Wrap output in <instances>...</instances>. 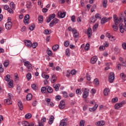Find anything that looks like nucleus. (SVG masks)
<instances>
[{"label": "nucleus", "instance_id": "nucleus-1", "mask_svg": "<svg viewBox=\"0 0 126 126\" xmlns=\"http://www.w3.org/2000/svg\"><path fill=\"white\" fill-rule=\"evenodd\" d=\"M82 91H83V98L86 99L89 95V90L87 88H82Z\"/></svg>", "mask_w": 126, "mask_h": 126}, {"label": "nucleus", "instance_id": "nucleus-2", "mask_svg": "<svg viewBox=\"0 0 126 126\" xmlns=\"http://www.w3.org/2000/svg\"><path fill=\"white\" fill-rule=\"evenodd\" d=\"M108 80L110 83L114 82L115 80V74L114 72H110L108 77Z\"/></svg>", "mask_w": 126, "mask_h": 126}, {"label": "nucleus", "instance_id": "nucleus-3", "mask_svg": "<svg viewBox=\"0 0 126 126\" xmlns=\"http://www.w3.org/2000/svg\"><path fill=\"white\" fill-rule=\"evenodd\" d=\"M59 21H60V20H59L58 19H54L49 24L50 27H54V26H55L56 24H58V23H59Z\"/></svg>", "mask_w": 126, "mask_h": 126}, {"label": "nucleus", "instance_id": "nucleus-4", "mask_svg": "<svg viewBox=\"0 0 126 126\" xmlns=\"http://www.w3.org/2000/svg\"><path fill=\"white\" fill-rule=\"evenodd\" d=\"M113 19H114V22L115 25L118 26V25H119V24L120 23V21H122V20H123V19H122L121 20H119L118 19V17L117 16V15H113Z\"/></svg>", "mask_w": 126, "mask_h": 126}, {"label": "nucleus", "instance_id": "nucleus-5", "mask_svg": "<svg viewBox=\"0 0 126 126\" xmlns=\"http://www.w3.org/2000/svg\"><path fill=\"white\" fill-rule=\"evenodd\" d=\"M55 17H56V14L55 13H53L51 15H49L46 22L47 23H50V22H51V20H52V19H54Z\"/></svg>", "mask_w": 126, "mask_h": 126}, {"label": "nucleus", "instance_id": "nucleus-6", "mask_svg": "<svg viewBox=\"0 0 126 126\" xmlns=\"http://www.w3.org/2000/svg\"><path fill=\"white\" fill-rule=\"evenodd\" d=\"M29 18H30V16H29V15L27 14L25 15L24 19V23H25V25H28V24H29Z\"/></svg>", "mask_w": 126, "mask_h": 126}, {"label": "nucleus", "instance_id": "nucleus-7", "mask_svg": "<svg viewBox=\"0 0 126 126\" xmlns=\"http://www.w3.org/2000/svg\"><path fill=\"white\" fill-rule=\"evenodd\" d=\"M6 29L7 30H10L11 29V27H12V23L11 22H7L5 25Z\"/></svg>", "mask_w": 126, "mask_h": 126}, {"label": "nucleus", "instance_id": "nucleus-8", "mask_svg": "<svg viewBox=\"0 0 126 126\" xmlns=\"http://www.w3.org/2000/svg\"><path fill=\"white\" fill-rule=\"evenodd\" d=\"M59 109H64L65 108V102L63 100H62L59 105Z\"/></svg>", "mask_w": 126, "mask_h": 126}, {"label": "nucleus", "instance_id": "nucleus-9", "mask_svg": "<svg viewBox=\"0 0 126 126\" xmlns=\"http://www.w3.org/2000/svg\"><path fill=\"white\" fill-rule=\"evenodd\" d=\"M106 37H107V38H109V40L110 41H112V42H114V41H116V37L115 36L111 35L110 33H107L106 34Z\"/></svg>", "mask_w": 126, "mask_h": 126}, {"label": "nucleus", "instance_id": "nucleus-10", "mask_svg": "<svg viewBox=\"0 0 126 126\" xmlns=\"http://www.w3.org/2000/svg\"><path fill=\"white\" fill-rule=\"evenodd\" d=\"M66 14V12H62V11H60L58 12V16L60 17V18H64V17H65Z\"/></svg>", "mask_w": 126, "mask_h": 126}, {"label": "nucleus", "instance_id": "nucleus-11", "mask_svg": "<svg viewBox=\"0 0 126 126\" xmlns=\"http://www.w3.org/2000/svg\"><path fill=\"white\" fill-rule=\"evenodd\" d=\"M25 44L28 48H31L32 47V42L29 40H25Z\"/></svg>", "mask_w": 126, "mask_h": 126}, {"label": "nucleus", "instance_id": "nucleus-12", "mask_svg": "<svg viewBox=\"0 0 126 126\" xmlns=\"http://www.w3.org/2000/svg\"><path fill=\"white\" fill-rule=\"evenodd\" d=\"M87 35L89 37V38H91L92 36V29L89 28L87 30Z\"/></svg>", "mask_w": 126, "mask_h": 126}, {"label": "nucleus", "instance_id": "nucleus-13", "mask_svg": "<svg viewBox=\"0 0 126 126\" xmlns=\"http://www.w3.org/2000/svg\"><path fill=\"white\" fill-rule=\"evenodd\" d=\"M57 81V76L56 75L52 74L51 75V83H55Z\"/></svg>", "mask_w": 126, "mask_h": 126}, {"label": "nucleus", "instance_id": "nucleus-14", "mask_svg": "<svg viewBox=\"0 0 126 126\" xmlns=\"http://www.w3.org/2000/svg\"><path fill=\"white\" fill-rule=\"evenodd\" d=\"M53 86L55 91H59L60 90V87H61V85L60 84H54Z\"/></svg>", "mask_w": 126, "mask_h": 126}, {"label": "nucleus", "instance_id": "nucleus-15", "mask_svg": "<svg viewBox=\"0 0 126 126\" xmlns=\"http://www.w3.org/2000/svg\"><path fill=\"white\" fill-rule=\"evenodd\" d=\"M95 126H105V122H104L103 121H99L95 123Z\"/></svg>", "mask_w": 126, "mask_h": 126}, {"label": "nucleus", "instance_id": "nucleus-16", "mask_svg": "<svg viewBox=\"0 0 126 126\" xmlns=\"http://www.w3.org/2000/svg\"><path fill=\"white\" fill-rule=\"evenodd\" d=\"M18 106L21 111H22V110H23V104L22 103V102L21 101H18Z\"/></svg>", "mask_w": 126, "mask_h": 126}, {"label": "nucleus", "instance_id": "nucleus-17", "mask_svg": "<svg viewBox=\"0 0 126 126\" xmlns=\"http://www.w3.org/2000/svg\"><path fill=\"white\" fill-rule=\"evenodd\" d=\"M97 60H98V58L97 57V56H94L91 60V63H95L96 62H97Z\"/></svg>", "mask_w": 126, "mask_h": 126}, {"label": "nucleus", "instance_id": "nucleus-18", "mask_svg": "<svg viewBox=\"0 0 126 126\" xmlns=\"http://www.w3.org/2000/svg\"><path fill=\"white\" fill-rule=\"evenodd\" d=\"M122 107H123V105L121 103H117L114 106L115 110H119Z\"/></svg>", "mask_w": 126, "mask_h": 126}, {"label": "nucleus", "instance_id": "nucleus-19", "mask_svg": "<svg viewBox=\"0 0 126 126\" xmlns=\"http://www.w3.org/2000/svg\"><path fill=\"white\" fill-rule=\"evenodd\" d=\"M46 91L48 92V93H53V92H54L53 88L49 86H46Z\"/></svg>", "mask_w": 126, "mask_h": 126}, {"label": "nucleus", "instance_id": "nucleus-20", "mask_svg": "<svg viewBox=\"0 0 126 126\" xmlns=\"http://www.w3.org/2000/svg\"><path fill=\"white\" fill-rule=\"evenodd\" d=\"M54 120H55V117H54V116L51 115L49 118L48 124L49 125H52L53 123H54Z\"/></svg>", "mask_w": 126, "mask_h": 126}, {"label": "nucleus", "instance_id": "nucleus-21", "mask_svg": "<svg viewBox=\"0 0 126 126\" xmlns=\"http://www.w3.org/2000/svg\"><path fill=\"white\" fill-rule=\"evenodd\" d=\"M97 108H98V104H96L94 105V106L92 108H89L90 112H94V111H96L97 109Z\"/></svg>", "mask_w": 126, "mask_h": 126}, {"label": "nucleus", "instance_id": "nucleus-22", "mask_svg": "<svg viewBox=\"0 0 126 126\" xmlns=\"http://www.w3.org/2000/svg\"><path fill=\"white\" fill-rule=\"evenodd\" d=\"M110 92V89L108 88H105L103 91V94L105 96H107L109 94V93Z\"/></svg>", "mask_w": 126, "mask_h": 126}, {"label": "nucleus", "instance_id": "nucleus-23", "mask_svg": "<svg viewBox=\"0 0 126 126\" xmlns=\"http://www.w3.org/2000/svg\"><path fill=\"white\" fill-rule=\"evenodd\" d=\"M4 102L5 104H7V105H10L12 104V102H11V99L9 98H7L6 99H4Z\"/></svg>", "mask_w": 126, "mask_h": 126}, {"label": "nucleus", "instance_id": "nucleus-24", "mask_svg": "<svg viewBox=\"0 0 126 126\" xmlns=\"http://www.w3.org/2000/svg\"><path fill=\"white\" fill-rule=\"evenodd\" d=\"M26 7L28 8V9H30V8L32 7V3L30 1L27 2Z\"/></svg>", "mask_w": 126, "mask_h": 126}, {"label": "nucleus", "instance_id": "nucleus-25", "mask_svg": "<svg viewBox=\"0 0 126 126\" xmlns=\"http://www.w3.org/2000/svg\"><path fill=\"white\" fill-rule=\"evenodd\" d=\"M9 88H13V80H10L8 84Z\"/></svg>", "mask_w": 126, "mask_h": 126}, {"label": "nucleus", "instance_id": "nucleus-26", "mask_svg": "<svg viewBox=\"0 0 126 126\" xmlns=\"http://www.w3.org/2000/svg\"><path fill=\"white\" fill-rule=\"evenodd\" d=\"M41 93L45 94L47 92V86L46 87H42L41 88Z\"/></svg>", "mask_w": 126, "mask_h": 126}, {"label": "nucleus", "instance_id": "nucleus-27", "mask_svg": "<svg viewBox=\"0 0 126 126\" xmlns=\"http://www.w3.org/2000/svg\"><path fill=\"white\" fill-rule=\"evenodd\" d=\"M58 49H59V45L58 44H56L52 47V50L54 52H57V51H58Z\"/></svg>", "mask_w": 126, "mask_h": 126}, {"label": "nucleus", "instance_id": "nucleus-28", "mask_svg": "<svg viewBox=\"0 0 126 126\" xmlns=\"http://www.w3.org/2000/svg\"><path fill=\"white\" fill-rule=\"evenodd\" d=\"M42 77H43V78H45V79H46V80H48V79H49L50 77V76H49L48 75H46L45 73H43L42 74Z\"/></svg>", "mask_w": 126, "mask_h": 126}, {"label": "nucleus", "instance_id": "nucleus-29", "mask_svg": "<svg viewBox=\"0 0 126 126\" xmlns=\"http://www.w3.org/2000/svg\"><path fill=\"white\" fill-rule=\"evenodd\" d=\"M108 3V1L107 0H103L102 2V5L103 7L106 8L107 6H108V4H107Z\"/></svg>", "mask_w": 126, "mask_h": 126}, {"label": "nucleus", "instance_id": "nucleus-30", "mask_svg": "<svg viewBox=\"0 0 126 126\" xmlns=\"http://www.w3.org/2000/svg\"><path fill=\"white\" fill-rule=\"evenodd\" d=\"M44 20V17L42 15H40L38 16V21L39 23H42Z\"/></svg>", "mask_w": 126, "mask_h": 126}, {"label": "nucleus", "instance_id": "nucleus-31", "mask_svg": "<svg viewBox=\"0 0 126 126\" xmlns=\"http://www.w3.org/2000/svg\"><path fill=\"white\" fill-rule=\"evenodd\" d=\"M32 117V115H31V113H27V114L25 115V118L27 120H28L29 119H31V117Z\"/></svg>", "mask_w": 126, "mask_h": 126}, {"label": "nucleus", "instance_id": "nucleus-32", "mask_svg": "<svg viewBox=\"0 0 126 126\" xmlns=\"http://www.w3.org/2000/svg\"><path fill=\"white\" fill-rule=\"evenodd\" d=\"M59 126H66V123L64 122V120H62L60 123Z\"/></svg>", "mask_w": 126, "mask_h": 126}, {"label": "nucleus", "instance_id": "nucleus-33", "mask_svg": "<svg viewBox=\"0 0 126 126\" xmlns=\"http://www.w3.org/2000/svg\"><path fill=\"white\" fill-rule=\"evenodd\" d=\"M10 6L13 10H14L15 9V4H14V3L13 2H11L10 3Z\"/></svg>", "mask_w": 126, "mask_h": 126}, {"label": "nucleus", "instance_id": "nucleus-34", "mask_svg": "<svg viewBox=\"0 0 126 126\" xmlns=\"http://www.w3.org/2000/svg\"><path fill=\"white\" fill-rule=\"evenodd\" d=\"M26 98H27V100L28 101H30V100H31V99H32V94H29L27 96H26Z\"/></svg>", "mask_w": 126, "mask_h": 126}, {"label": "nucleus", "instance_id": "nucleus-35", "mask_svg": "<svg viewBox=\"0 0 126 126\" xmlns=\"http://www.w3.org/2000/svg\"><path fill=\"white\" fill-rule=\"evenodd\" d=\"M46 53L49 57H51V56H53V52L50 49H47L46 51Z\"/></svg>", "mask_w": 126, "mask_h": 126}, {"label": "nucleus", "instance_id": "nucleus-36", "mask_svg": "<svg viewBox=\"0 0 126 126\" xmlns=\"http://www.w3.org/2000/svg\"><path fill=\"white\" fill-rule=\"evenodd\" d=\"M118 101H119V98L117 97H116L112 99L111 103H117Z\"/></svg>", "mask_w": 126, "mask_h": 126}, {"label": "nucleus", "instance_id": "nucleus-37", "mask_svg": "<svg viewBox=\"0 0 126 126\" xmlns=\"http://www.w3.org/2000/svg\"><path fill=\"white\" fill-rule=\"evenodd\" d=\"M32 88L34 91H36L37 89H38V87L35 84H33L32 85Z\"/></svg>", "mask_w": 126, "mask_h": 126}, {"label": "nucleus", "instance_id": "nucleus-38", "mask_svg": "<svg viewBox=\"0 0 126 126\" xmlns=\"http://www.w3.org/2000/svg\"><path fill=\"white\" fill-rule=\"evenodd\" d=\"M112 28L113 29L114 31L115 32H117L118 30H119V27H118V26L114 25L112 26Z\"/></svg>", "mask_w": 126, "mask_h": 126}, {"label": "nucleus", "instance_id": "nucleus-39", "mask_svg": "<svg viewBox=\"0 0 126 126\" xmlns=\"http://www.w3.org/2000/svg\"><path fill=\"white\" fill-rule=\"evenodd\" d=\"M27 78L28 79V80H30L32 77V75L31 74V73H28V74H27L26 75Z\"/></svg>", "mask_w": 126, "mask_h": 126}, {"label": "nucleus", "instance_id": "nucleus-40", "mask_svg": "<svg viewBox=\"0 0 126 126\" xmlns=\"http://www.w3.org/2000/svg\"><path fill=\"white\" fill-rule=\"evenodd\" d=\"M96 21H97V19L94 16L92 17L91 19V22L92 23H95Z\"/></svg>", "mask_w": 126, "mask_h": 126}, {"label": "nucleus", "instance_id": "nucleus-41", "mask_svg": "<svg viewBox=\"0 0 126 126\" xmlns=\"http://www.w3.org/2000/svg\"><path fill=\"white\" fill-rule=\"evenodd\" d=\"M35 29V24H32V25L29 27L30 31H33Z\"/></svg>", "mask_w": 126, "mask_h": 126}, {"label": "nucleus", "instance_id": "nucleus-42", "mask_svg": "<svg viewBox=\"0 0 126 126\" xmlns=\"http://www.w3.org/2000/svg\"><path fill=\"white\" fill-rule=\"evenodd\" d=\"M65 55L68 57L70 56V51L69 50V49L67 48L65 50Z\"/></svg>", "mask_w": 126, "mask_h": 126}, {"label": "nucleus", "instance_id": "nucleus-43", "mask_svg": "<svg viewBox=\"0 0 126 126\" xmlns=\"http://www.w3.org/2000/svg\"><path fill=\"white\" fill-rule=\"evenodd\" d=\"M37 46H38V43L37 42H34L32 44V48H33V49H36Z\"/></svg>", "mask_w": 126, "mask_h": 126}, {"label": "nucleus", "instance_id": "nucleus-44", "mask_svg": "<svg viewBox=\"0 0 126 126\" xmlns=\"http://www.w3.org/2000/svg\"><path fill=\"white\" fill-rule=\"evenodd\" d=\"M120 77H121V78H122V79H123V80H126V75H125V73H121L120 74Z\"/></svg>", "mask_w": 126, "mask_h": 126}, {"label": "nucleus", "instance_id": "nucleus-45", "mask_svg": "<svg viewBox=\"0 0 126 126\" xmlns=\"http://www.w3.org/2000/svg\"><path fill=\"white\" fill-rule=\"evenodd\" d=\"M99 26V24L96 23L93 27V31H96L97 30V28H98V27Z\"/></svg>", "mask_w": 126, "mask_h": 126}, {"label": "nucleus", "instance_id": "nucleus-46", "mask_svg": "<svg viewBox=\"0 0 126 126\" xmlns=\"http://www.w3.org/2000/svg\"><path fill=\"white\" fill-rule=\"evenodd\" d=\"M107 21L106 20V17L103 18L101 19V24H105V23H107Z\"/></svg>", "mask_w": 126, "mask_h": 126}, {"label": "nucleus", "instance_id": "nucleus-47", "mask_svg": "<svg viewBox=\"0 0 126 126\" xmlns=\"http://www.w3.org/2000/svg\"><path fill=\"white\" fill-rule=\"evenodd\" d=\"M81 90L80 89H77L76 90V94H77V95H81Z\"/></svg>", "mask_w": 126, "mask_h": 126}, {"label": "nucleus", "instance_id": "nucleus-48", "mask_svg": "<svg viewBox=\"0 0 126 126\" xmlns=\"http://www.w3.org/2000/svg\"><path fill=\"white\" fill-rule=\"evenodd\" d=\"M90 48V44L89 43H87L85 47V49L86 50V51H88Z\"/></svg>", "mask_w": 126, "mask_h": 126}, {"label": "nucleus", "instance_id": "nucleus-49", "mask_svg": "<svg viewBox=\"0 0 126 126\" xmlns=\"http://www.w3.org/2000/svg\"><path fill=\"white\" fill-rule=\"evenodd\" d=\"M85 124V121L83 120H81L79 123V126H84Z\"/></svg>", "mask_w": 126, "mask_h": 126}, {"label": "nucleus", "instance_id": "nucleus-50", "mask_svg": "<svg viewBox=\"0 0 126 126\" xmlns=\"http://www.w3.org/2000/svg\"><path fill=\"white\" fill-rule=\"evenodd\" d=\"M79 36V33H78L77 32L73 33V37L74 38H75V39L78 38Z\"/></svg>", "mask_w": 126, "mask_h": 126}, {"label": "nucleus", "instance_id": "nucleus-51", "mask_svg": "<svg viewBox=\"0 0 126 126\" xmlns=\"http://www.w3.org/2000/svg\"><path fill=\"white\" fill-rule=\"evenodd\" d=\"M22 125L24 126H28V125H29V123L27 121H23L22 123Z\"/></svg>", "mask_w": 126, "mask_h": 126}, {"label": "nucleus", "instance_id": "nucleus-52", "mask_svg": "<svg viewBox=\"0 0 126 126\" xmlns=\"http://www.w3.org/2000/svg\"><path fill=\"white\" fill-rule=\"evenodd\" d=\"M46 121H47V118L46 117H43L41 119L40 123H41V124H43V123H46Z\"/></svg>", "mask_w": 126, "mask_h": 126}, {"label": "nucleus", "instance_id": "nucleus-53", "mask_svg": "<svg viewBox=\"0 0 126 126\" xmlns=\"http://www.w3.org/2000/svg\"><path fill=\"white\" fill-rule=\"evenodd\" d=\"M64 47H68L69 46V41L66 40L64 42Z\"/></svg>", "mask_w": 126, "mask_h": 126}, {"label": "nucleus", "instance_id": "nucleus-54", "mask_svg": "<svg viewBox=\"0 0 126 126\" xmlns=\"http://www.w3.org/2000/svg\"><path fill=\"white\" fill-rule=\"evenodd\" d=\"M86 77L87 80H88V81H90V80H91V77H90V75H89L88 73L86 74Z\"/></svg>", "mask_w": 126, "mask_h": 126}, {"label": "nucleus", "instance_id": "nucleus-55", "mask_svg": "<svg viewBox=\"0 0 126 126\" xmlns=\"http://www.w3.org/2000/svg\"><path fill=\"white\" fill-rule=\"evenodd\" d=\"M62 94H63L64 98H67V97H68V95H67V93L66 92H62Z\"/></svg>", "mask_w": 126, "mask_h": 126}, {"label": "nucleus", "instance_id": "nucleus-56", "mask_svg": "<svg viewBox=\"0 0 126 126\" xmlns=\"http://www.w3.org/2000/svg\"><path fill=\"white\" fill-rule=\"evenodd\" d=\"M9 79H10V76L9 75H7L5 77V81H9Z\"/></svg>", "mask_w": 126, "mask_h": 126}, {"label": "nucleus", "instance_id": "nucleus-57", "mask_svg": "<svg viewBox=\"0 0 126 126\" xmlns=\"http://www.w3.org/2000/svg\"><path fill=\"white\" fill-rule=\"evenodd\" d=\"M30 64H31V63H30V62L29 61H26L24 62V65L25 66H28Z\"/></svg>", "mask_w": 126, "mask_h": 126}, {"label": "nucleus", "instance_id": "nucleus-58", "mask_svg": "<svg viewBox=\"0 0 126 126\" xmlns=\"http://www.w3.org/2000/svg\"><path fill=\"white\" fill-rule=\"evenodd\" d=\"M44 33L45 35H50V31L48 29L44 30Z\"/></svg>", "mask_w": 126, "mask_h": 126}, {"label": "nucleus", "instance_id": "nucleus-59", "mask_svg": "<svg viewBox=\"0 0 126 126\" xmlns=\"http://www.w3.org/2000/svg\"><path fill=\"white\" fill-rule=\"evenodd\" d=\"M71 21L72 22H75V15H73L71 16Z\"/></svg>", "mask_w": 126, "mask_h": 126}, {"label": "nucleus", "instance_id": "nucleus-60", "mask_svg": "<svg viewBox=\"0 0 126 126\" xmlns=\"http://www.w3.org/2000/svg\"><path fill=\"white\" fill-rule=\"evenodd\" d=\"M94 83L96 85H99V80L98 79L96 78L94 80Z\"/></svg>", "mask_w": 126, "mask_h": 126}, {"label": "nucleus", "instance_id": "nucleus-61", "mask_svg": "<svg viewBox=\"0 0 126 126\" xmlns=\"http://www.w3.org/2000/svg\"><path fill=\"white\" fill-rule=\"evenodd\" d=\"M95 18L96 19H101V18L100 17V14H99L98 13H96L95 15Z\"/></svg>", "mask_w": 126, "mask_h": 126}, {"label": "nucleus", "instance_id": "nucleus-62", "mask_svg": "<svg viewBox=\"0 0 126 126\" xmlns=\"http://www.w3.org/2000/svg\"><path fill=\"white\" fill-rule=\"evenodd\" d=\"M9 13H10L11 14H12L13 13V10L11 8H9L8 10H7Z\"/></svg>", "mask_w": 126, "mask_h": 126}, {"label": "nucleus", "instance_id": "nucleus-63", "mask_svg": "<svg viewBox=\"0 0 126 126\" xmlns=\"http://www.w3.org/2000/svg\"><path fill=\"white\" fill-rule=\"evenodd\" d=\"M70 73L72 74V75H74L76 73V71L75 69H73L71 71Z\"/></svg>", "mask_w": 126, "mask_h": 126}, {"label": "nucleus", "instance_id": "nucleus-64", "mask_svg": "<svg viewBox=\"0 0 126 126\" xmlns=\"http://www.w3.org/2000/svg\"><path fill=\"white\" fill-rule=\"evenodd\" d=\"M122 48H123L124 50H126V42H124L122 44Z\"/></svg>", "mask_w": 126, "mask_h": 126}]
</instances>
